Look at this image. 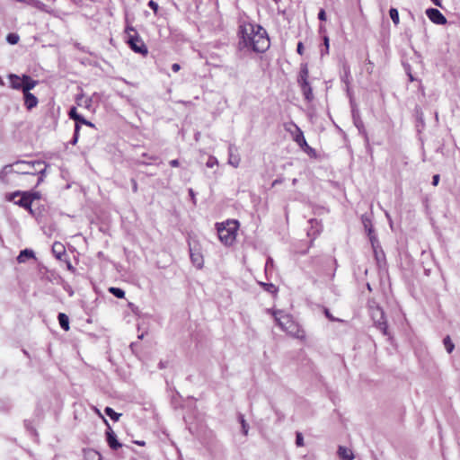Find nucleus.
I'll use <instances>...</instances> for the list:
<instances>
[{
  "label": "nucleus",
  "mask_w": 460,
  "mask_h": 460,
  "mask_svg": "<svg viewBox=\"0 0 460 460\" xmlns=\"http://www.w3.org/2000/svg\"><path fill=\"white\" fill-rule=\"evenodd\" d=\"M48 164H46L43 161H16L12 164H7L3 167L0 171V181L4 184H9L10 180L8 178L11 174H18V175H37L38 184H40L45 176V172L47 170Z\"/></svg>",
  "instance_id": "f257e3e1"
},
{
  "label": "nucleus",
  "mask_w": 460,
  "mask_h": 460,
  "mask_svg": "<svg viewBox=\"0 0 460 460\" xmlns=\"http://www.w3.org/2000/svg\"><path fill=\"white\" fill-rule=\"evenodd\" d=\"M241 42L244 47L255 52H264L270 47L268 34L261 25L252 22H243L239 27Z\"/></svg>",
  "instance_id": "f03ea898"
},
{
  "label": "nucleus",
  "mask_w": 460,
  "mask_h": 460,
  "mask_svg": "<svg viewBox=\"0 0 460 460\" xmlns=\"http://www.w3.org/2000/svg\"><path fill=\"white\" fill-rule=\"evenodd\" d=\"M268 312L274 317L276 323L288 335L305 341V330L293 319L292 315L282 311L269 309Z\"/></svg>",
  "instance_id": "7ed1b4c3"
},
{
  "label": "nucleus",
  "mask_w": 460,
  "mask_h": 460,
  "mask_svg": "<svg viewBox=\"0 0 460 460\" xmlns=\"http://www.w3.org/2000/svg\"><path fill=\"white\" fill-rule=\"evenodd\" d=\"M239 226V222L235 219L217 223L216 228L220 242L226 246H232L236 240Z\"/></svg>",
  "instance_id": "20e7f679"
},
{
  "label": "nucleus",
  "mask_w": 460,
  "mask_h": 460,
  "mask_svg": "<svg viewBox=\"0 0 460 460\" xmlns=\"http://www.w3.org/2000/svg\"><path fill=\"white\" fill-rule=\"evenodd\" d=\"M126 41L130 48L137 53L144 54V44L141 43V39L137 32L132 27H127Z\"/></svg>",
  "instance_id": "39448f33"
},
{
  "label": "nucleus",
  "mask_w": 460,
  "mask_h": 460,
  "mask_svg": "<svg viewBox=\"0 0 460 460\" xmlns=\"http://www.w3.org/2000/svg\"><path fill=\"white\" fill-rule=\"evenodd\" d=\"M284 129L288 132L292 139L299 146V147L305 144V138L301 128L293 121L287 122L284 124Z\"/></svg>",
  "instance_id": "423d86ee"
},
{
  "label": "nucleus",
  "mask_w": 460,
  "mask_h": 460,
  "mask_svg": "<svg viewBox=\"0 0 460 460\" xmlns=\"http://www.w3.org/2000/svg\"><path fill=\"white\" fill-rule=\"evenodd\" d=\"M190 255L192 263L198 268L201 269L204 264L203 255L201 253V246L198 241H193L189 243Z\"/></svg>",
  "instance_id": "0eeeda50"
},
{
  "label": "nucleus",
  "mask_w": 460,
  "mask_h": 460,
  "mask_svg": "<svg viewBox=\"0 0 460 460\" xmlns=\"http://www.w3.org/2000/svg\"><path fill=\"white\" fill-rule=\"evenodd\" d=\"M426 14L428 18L434 22L435 24L444 25L447 23V18L442 14V13L435 8H429L426 11Z\"/></svg>",
  "instance_id": "6e6552de"
},
{
  "label": "nucleus",
  "mask_w": 460,
  "mask_h": 460,
  "mask_svg": "<svg viewBox=\"0 0 460 460\" xmlns=\"http://www.w3.org/2000/svg\"><path fill=\"white\" fill-rule=\"evenodd\" d=\"M103 420L108 427L106 430L107 443L111 449L117 450L118 448L121 447L122 445L118 441L117 436L109 425L108 420L105 419H103Z\"/></svg>",
  "instance_id": "1a4fd4ad"
},
{
  "label": "nucleus",
  "mask_w": 460,
  "mask_h": 460,
  "mask_svg": "<svg viewBox=\"0 0 460 460\" xmlns=\"http://www.w3.org/2000/svg\"><path fill=\"white\" fill-rule=\"evenodd\" d=\"M23 93L24 106L28 111H31L32 109L37 107V105L39 103V100L33 93H31V92L30 93Z\"/></svg>",
  "instance_id": "9d476101"
},
{
  "label": "nucleus",
  "mask_w": 460,
  "mask_h": 460,
  "mask_svg": "<svg viewBox=\"0 0 460 460\" xmlns=\"http://www.w3.org/2000/svg\"><path fill=\"white\" fill-rule=\"evenodd\" d=\"M33 201L32 195H30L27 192H24L21 199L18 201H15V204L19 205L20 207H22L26 209H29L31 212V204Z\"/></svg>",
  "instance_id": "9b49d317"
},
{
  "label": "nucleus",
  "mask_w": 460,
  "mask_h": 460,
  "mask_svg": "<svg viewBox=\"0 0 460 460\" xmlns=\"http://www.w3.org/2000/svg\"><path fill=\"white\" fill-rule=\"evenodd\" d=\"M39 84L38 80L33 79L28 75H23V85L22 92L30 93Z\"/></svg>",
  "instance_id": "f8f14e48"
},
{
  "label": "nucleus",
  "mask_w": 460,
  "mask_h": 460,
  "mask_svg": "<svg viewBox=\"0 0 460 460\" xmlns=\"http://www.w3.org/2000/svg\"><path fill=\"white\" fill-rule=\"evenodd\" d=\"M52 252L54 256L60 261H63V257L66 256L65 246L59 242H55L53 243Z\"/></svg>",
  "instance_id": "ddd939ff"
},
{
  "label": "nucleus",
  "mask_w": 460,
  "mask_h": 460,
  "mask_svg": "<svg viewBox=\"0 0 460 460\" xmlns=\"http://www.w3.org/2000/svg\"><path fill=\"white\" fill-rule=\"evenodd\" d=\"M9 83L13 89L22 90L23 85V75L22 76L10 75Z\"/></svg>",
  "instance_id": "4468645a"
},
{
  "label": "nucleus",
  "mask_w": 460,
  "mask_h": 460,
  "mask_svg": "<svg viewBox=\"0 0 460 460\" xmlns=\"http://www.w3.org/2000/svg\"><path fill=\"white\" fill-rule=\"evenodd\" d=\"M338 456L342 460H353L354 459V454L353 452L343 446H340L338 448Z\"/></svg>",
  "instance_id": "2eb2a0df"
},
{
  "label": "nucleus",
  "mask_w": 460,
  "mask_h": 460,
  "mask_svg": "<svg viewBox=\"0 0 460 460\" xmlns=\"http://www.w3.org/2000/svg\"><path fill=\"white\" fill-rule=\"evenodd\" d=\"M35 257L34 252L31 249H24L20 252L17 261L19 263H24L28 259Z\"/></svg>",
  "instance_id": "dca6fc26"
},
{
  "label": "nucleus",
  "mask_w": 460,
  "mask_h": 460,
  "mask_svg": "<svg viewBox=\"0 0 460 460\" xmlns=\"http://www.w3.org/2000/svg\"><path fill=\"white\" fill-rule=\"evenodd\" d=\"M84 460H102L101 454L93 448H88V449L84 450Z\"/></svg>",
  "instance_id": "f3484780"
},
{
  "label": "nucleus",
  "mask_w": 460,
  "mask_h": 460,
  "mask_svg": "<svg viewBox=\"0 0 460 460\" xmlns=\"http://www.w3.org/2000/svg\"><path fill=\"white\" fill-rule=\"evenodd\" d=\"M299 84L302 89L303 94L305 95V98L307 101H311L313 99V91H312V87H311L309 82Z\"/></svg>",
  "instance_id": "a211bd4d"
},
{
  "label": "nucleus",
  "mask_w": 460,
  "mask_h": 460,
  "mask_svg": "<svg viewBox=\"0 0 460 460\" xmlns=\"http://www.w3.org/2000/svg\"><path fill=\"white\" fill-rule=\"evenodd\" d=\"M58 318V322H59L60 327L64 331H68L69 330V318H68V316L66 314H64V313H59Z\"/></svg>",
  "instance_id": "6ab92c4d"
},
{
  "label": "nucleus",
  "mask_w": 460,
  "mask_h": 460,
  "mask_svg": "<svg viewBox=\"0 0 460 460\" xmlns=\"http://www.w3.org/2000/svg\"><path fill=\"white\" fill-rule=\"evenodd\" d=\"M104 412L106 415H108L111 420L114 421H118L119 420V417L121 416V413L116 412L112 408L106 407L104 409Z\"/></svg>",
  "instance_id": "aec40b11"
},
{
  "label": "nucleus",
  "mask_w": 460,
  "mask_h": 460,
  "mask_svg": "<svg viewBox=\"0 0 460 460\" xmlns=\"http://www.w3.org/2000/svg\"><path fill=\"white\" fill-rule=\"evenodd\" d=\"M130 349L137 357L141 358L142 356V344L140 342H132L130 344Z\"/></svg>",
  "instance_id": "412c9836"
},
{
  "label": "nucleus",
  "mask_w": 460,
  "mask_h": 460,
  "mask_svg": "<svg viewBox=\"0 0 460 460\" xmlns=\"http://www.w3.org/2000/svg\"><path fill=\"white\" fill-rule=\"evenodd\" d=\"M300 148L305 152L310 157H316V152L315 150L311 147L307 142L305 141V145L303 144Z\"/></svg>",
  "instance_id": "4be33fe9"
},
{
  "label": "nucleus",
  "mask_w": 460,
  "mask_h": 460,
  "mask_svg": "<svg viewBox=\"0 0 460 460\" xmlns=\"http://www.w3.org/2000/svg\"><path fill=\"white\" fill-rule=\"evenodd\" d=\"M390 17L395 25L400 23L399 13L396 8L392 7L389 11Z\"/></svg>",
  "instance_id": "5701e85b"
},
{
  "label": "nucleus",
  "mask_w": 460,
  "mask_h": 460,
  "mask_svg": "<svg viewBox=\"0 0 460 460\" xmlns=\"http://www.w3.org/2000/svg\"><path fill=\"white\" fill-rule=\"evenodd\" d=\"M109 292L118 298H123L125 291L119 288L111 287L109 288Z\"/></svg>",
  "instance_id": "b1692460"
},
{
  "label": "nucleus",
  "mask_w": 460,
  "mask_h": 460,
  "mask_svg": "<svg viewBox=\"0 0 460 460\" xmlns=\"http://www.w3.org/2000/svg\"><path fill=\"white\" fill-rule=\"evenodd\" d=\"M308 76H309V73H308L307 68L306 67L303 68L299 74L298 83L299 84L308 83Z\"/></svg>",
  "instance_id": "393cba45"
},
{
  "label": "nucleus",
  "mask_w": 460,
  "mask_h": 460,
  "mask_svg": "<svg viewBox=\"0 0 460 460\" xmlns=\"http://www.w3.org/2000/svg\"><path fill=\"white\" fill-rule=\"evenodd\" d=\"M443 342H444V346H445V348H446L447 351L448 353H451V352L454 350L455 345H454V343L452 342V341H451L450 337H449V336H447V337L444 339Z\"/></svg>",
  "instance_id": "a878e982"
},
{
  "label": "nucleus",
  "mask_w": 460,
  "mask_h": 460,
  "mask_svg": "<svg viewBox=\"0 0 460 460\" xmlns=\"http://www.w3.org/2000/svg\"><path fill=\"white\" fill-rule=\"evenodd\" d=\"M19 35L16 34V33H9L7 36H6V41L11 44V45H14L16 43H18L19 41Z\"/></svg>",
  "instance_id": "bb28decb"
},
{
  "label": "nucleus",
  "mask_w": 460,
  "mask_h": 460,
  "mask_svg": "<svg viewBox=\"0 0 460 460\" xmlns=\"http://www.w3.org/2000/svg\"><path fill=\"white\" fill-rule=\"evenodd\" d=\"M80 128L81 127L79 125H77V124L75 125L74 136H73V138L70 141V143L72 145H75L77 143V141H78Z\"/></svg>",
  "instance_id": "cd10ccee"
},
{
  "label": "nucleus",
  "mask_w": 460,
  "mask_h": 460,
  "mask_svg": "<svg viewBox=\"0 0 460 460\" xmlns=\"http://www.w3.org/2000/svg\"><path fill=\"white\" fill-rule=\"evenodd\" d=\"M75 124H77L79 126H80V124H84V125L89 126L91 128L94 127L93 123L85 119L82 115L79 116L78 119L75 121Z\"/></svg>",
  "instance_id": "c85d7f7f"
},
{
  "label": "nucleus",
  "mask_w": 460,
  "mask_h": 460,
  "mask_svg": "<svg viewBox=\"0 0 460 460\" xmlns=\"http://www.w3.org/2000/svg\"><path fill=\"white\" fill-rule=\"evenodd\" d=\"M240 422H241V425H242V429H243V435L247 436L248 435V430H249V426L246 423L243 416H240Z\"/></svg>",
  "instance_id": "c756f323"
},
{
  "label": "nucleus",
  "mask_w": 460,
  "mask_h": 460,
  "mask_svg": "<svg viewBox=\"0 0 460 460\" xmlns=\"http://www.w3.org/2000/svg\"><path fill=\"white\" fill-rule=\"evenodd\" d=\"M33 5L40 11H47V5L40 0H33Z\"/></svg>",
  "instance_id": "7c9ffc66"
},
{
  "label": "nucleus",
  "mask_w": 460,
  "mask_h": 460,
  "mask_svg": "<svg viewBox=\"0 0 460 460\" xmlns=\"http://www.w3.org/2000/svg\"><path fill=\"white\" fill-rule=\"evenodd\" d=\"M68 115H69V118L74 119L75 121H76L80 116V114L77 113L75 107H73L70 109Z\"/></svg>",
  "instance_id": "2f4dec72"
},
{
  "label": "nucleus",
  "mask_w": 460,
  "mask_h": 460,
  "mask_svg": "<svg viewBox=\"0 0 460 460\" xmlns=\"http://www.w3.org/2000/svg\"><path fill=\"white\" fill-rule=\"evenodd\" d=\"M296 444L297 447H303L304 446V438H303V435L302 433L300 432H297L296 433Z\"/></svg>",
  "instance_id": "473e14b6"
},
{
  "label": "nucleus",
  "mask_w": 460,
  "mask_h": 460,
  "mask_svg": "<svg viewBox=\"0 0 460 460\" xmlns=\"http://www.w3.org/2000/svg\"><path fill=\"white\" fill-rule=\"evenodd\" d=\"M217 164V159L214 156H210L206 164V165L209 168H212Z\"/></svg>",
  "instance_id": "72a5a7b5"
},
{
  "label": "nucleus",
  "mask_w": 460,
  "mask_h": 460,
  "mask_svg": "<svg viewBox=\"0 0 460 460\" xmlns=\"http://www.w3.org/2000/svg\"><path fill=\"white\" fill-rule=\"evenodd\" d=\"M66 263V269L71 271L72 273H75L76 271L75 268L72 265L71 261L69 260H65Z\"/></svg>",
  "instance_id": "f704fd0d"
},
{
  "label": "nucleus",
  "mask_w": 460,
  "mask_h": 460,
  "mask_svg": "<svg viewBox=\"0 0 460 460\" xmlns=\"http://www.w3.org/2000/svg\"><path fill=\"white\" fill-rule=\"evenodd\" d=\"M304 50H305V49H304V44H303V42L299 41V42L297 43V49H296V51H297V53H298L299 55H301V56H302V55L304 54Z\"/></svg>",
  "instance_id": "c9c22d12"
},
{
  "label": "nucleus",
  "mask_w": 460,
  "mask_h": 460,
  "mask_svg": "<svg viewBox=\"0 0 460 460\" xmlns=\"http://www.w3.org/2000/svg\"><path fill=\"white\" fill-rule=\"evenodd\" d=\"M318 19L321 21H326V13L323 9H321L318 13Z\"/></svg>",
  "instance_id": "e433bc0d"
},
{
  "label": "nucleus",
  "mask_w": 460,
  "mask_h": 460,
  "mask_svg": "<svg viewBox=\"0 0 460 460\" xmlns=\"http://www.w3.org/2000/svg\"><path fill=\"white\" fill-rule=\"evenodd\" d=\"M148 5L155 11V13H157L158 4L154 2L153 0L149 1Z\"/></svg>",
  "instance_id": "4c0bfd02"
},
{
  "label": "nucleus",
  "mask_w": 460,
  "mask_h": 460,
  "mask_svg": "<svg viewBox=\"0 0 460 460\" xmlns=\"http://www.w3.org/2000/svg\"><path fill=\"white\" fill-rule=\"evenodd\" d=\"M439 179H440V177H439L438 174H435L433 176V178H432V184H433V186H437L438 184Z\"/></svg>",
  "instance_id": "58836bf2"
},
{
  "label": "nucleus",
  "mask_w": 460,
  "mask_h": 460,
  "mask_svg": "<svg viewBox=\"0 0 460 460\" xmlns=\"http://www.w3.org/2000/svg\"><path fill=\"white\" fill-rule=\"evenodd\" d=\"M323 43L326 48V53L329 51V38L327 36L323 37Z\"/></svg>",
  "instance_id": "ea45409f"
},
{
  "label": "nucleus",
  "mask_w": 460,
  "mask_h": 460,
  "mask_svg": "<svg viewBox=\"0 0 460 460\" xmlns=\"http://www.w3.org/2000/svg\"><path fill=\"white\" fill-rule=\"evenodd\" d=\"M169 164L172 167H178L180 165V163L177 159L171 160Z\"/></svg>",
  "instance_id": "a19ab883"
},
{
  "label": "nucleus",
  "mask_w": 460,
  "mask_h": 460,
  "mask_svg": "<svg viewBox=\"0 0 460 460\" xmlns=\"http://www.w3.org/2000/svg\"><path fill=\"white\" fill-rule=\"evenodd\" d=\"M189 194H190V196L191 198L192 202L195 204L196 203V198H195L194 190L192 189H189Z\"/></svg>",
  "instance_id": "79ce46f5"
},
{
  "label": "nucleus",
  "mask_w": 460,
  "mask_h": 460,
  "mask_svg": "<svg viewBox=\"0 0 460 460\" xmlns=\"http://www.w3.org/2000/svg\"><path fill=\"white\" fill-rule=\"evenodd\" d=\"M172 69L174 73H177L181 69V66L177 63L172 64Z\"/></svg>",
  "instance_id": "37998d69"
},
{
  "label": "nucleus",
  "mask_w": 460,
  "mask_h": 460,
  "mask_svg": "<svg viewBox=\"0 0 460 460\" xmlns=\"http://www.w3.org/2000/svg\"><path fill=\"white\" fill-rule=\"evenodd\" d=\"M324 314L328 319L334 321V317L331 314L328 309H324Z\"/></svg>",
  "instance_id": "c03bdc74"
},
{
  "label": "nucleus",
  "mask_w": 460,
  "mask_h": 460,
  "mask_svg": "<svg viewBox=\"0 0 460 460\" xmlns=\"http://www.w3.org/2000/svg\"><path fill=\"white\" fill-rule=\"evenodd\" d=\"M128 305L134 313L137 314L138 308L137 306H135L132 303H129Z\"/></svg>",
  "instance_id": "a18cd8bd"
},
{
  "label": "nucleus",
  "mask_w": 460,
  "mask_h": 460,
  "mask_svg": "<svg viewBox=\"0 0 460 460\" xmlns=\"http://www.w3.org/2000/svg\"><path fill=\"white\" fill-rule=\"evenodd\" d=\"M431 2H432L435 5H437V6H439V7H441V6H442V4H441V1H440V0H431Z\"/></svg>",
  "instance_id": "49530a36"
},
{
  "label": "nucleus",
  "mask_w": 460,
  "mask_h": 460,
  "mask_svg": "<svg viewBox=\"0 0 460 460\" xmlns=\"http://www.w3.org/2000/svg\"><path fill=\"white\" fill-rule=\"evenodd\" d=\"M25 426L28 429H31L33 433H36V430L34 429L31 428V425H30L29 421L25 420Z\"/></svg>",
  "instance_id": "de8ad7c7"
},
{
  "label": "nucleus",
  "mask_w": 460,
  "mask_h": 460,
  "mask_svg": "<svg viewBox=\"0 0 460 460\" xmlns=\"http://www.w3.org/2000/svg\"><path fill=\"white\" fill-rule=\"evenodd\" d=\"M66 291L68 292L69 296H72L74 295V290L69 288L68 289H66Z\"/></svg>",
  "instance_id": "09e8293b"
},
{
  "label": "nucleus",
  "mask_w": 460,
  "mask_h": 460,
  "mask_svg": "<svg viewBox=\"0 0 460 460\" xmlns=\"http://www.w3.org/2000/svg\"><path fill=\"white\" fill-rule=\"evenodd\" d=\"M30 195H32L33 200L37 198H39V195L37 193H29Z\"/></svg>",
  "instance_id": "8fccbe9b"
},
{
  "label": "nucleus",
  "mask_w": 460,
  "mask_h": 460,
  "mask_svg": "<svg viewBox=\"0 0 460 460\" xmlns=\"http://www.w3.org/2000/svg\"><path fill=\"white\" fill-rule=\"evenodd\" d=\"M138 339L142 340L144 338V332L138 334Z\"/></svg>",
  "instance_id": "3c124183"
},
{
  "label": "nucleus",
  "mask_w": 460,
  "mask_h": 460,
  "mask_svg": "<svg viewBox=\"0 0 460 460\" xmlns=\"http://www.w3.org/2000/svg\"><path fill=\"white\" fill-rule=\"evenodd\" d=\"M136 443L139 446H144V441H136Z\"/></svg>",
  "instance_id": "603ef678"
},
{
  "label": "nucleus",
  "mask_w": 460,
  "mask_h": 460,
  "mask_svg": "<svg viewBox=\"0 0 460 460\" xmlns=\"http://www.w3.org/2000/svg\"><path fill=\"white\" fill-rule=\"evenodd\" d=\"M19 194H20V192H19V191H17V192L13 193V196H17V195H19Z\"/></svg>",
  "instance_id": "864d4df0"
},
{
  "label": "nucleus",
  "mask_w": 460,
  "mask_h": 460,
  "mask_svg": "<svg viewBox=\"0 0 460 460\" xmlns=\"http://www.w3.org/2000/svg\"><path fill=\"white\" fill-rule=\"evenodd\" d=\"M133 189L136 190V189H137L136 183L134 184Z\"/></svg>",
  "instance_id": "5fc2aeb1"
},
{
  "label": "nucleus",
  "mask_w": 460,
  "mask_h": 460,
  "mask_svg": "<svg viewBox=\"0 0 460 460\" xmlns=\"http://www.w3.org/2000/svg\"><path fill=\"white\" fill-rule=\"evenodd\" d=\"M273 184H279V181H274Z\"/></svg>",
  "instance_id": "6e6d98bb"
},
{
  "label": "nucleus",
  "mask_w": 460,
  "mask_h": 460,
  "mask_svg": "<svg viewBox=\"0 0 460 460\" xmlns=\"http://www.w3.org/2000/svg\"><path fill=\"white\" fill-rule=\"evenodd\" d=\"M273 184H279V181H274Z\"/></svg>",
  "instance_id": "4d7b16f0"
},
{
  "label": "nucleus",
  "mask_w": 460,
  "mask_h": 460,
  "mask_svg": "<svg viewBox=\"0 0 460 460\" xmlns=\"http://www.w3.org/2000/svg\"><path fill=\"white\" fill-rule=\"evenodd\" d=\"M275 2H277L278 0H274Z\"/></svg>",
  "instance_id": "13d9d810"
}]
</instances>
